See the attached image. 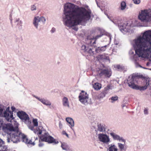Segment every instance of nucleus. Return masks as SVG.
<instances>
[{"label":"nucleus","mask_w":151,"mask_h":151,"mask_svg":"<svg viewBox=\"0 0 151 151\" xmlns=\"http://www.w3.org/2000/svg\"><path fill=\"white\" fill-rule=\"evenodd\" d=\"M0 151H8L7 147L5 145L4 142L0 138Z\"/></svg>","instance_id":"2eb2a0df"},{"label":"nucleus","mask_w":151,"mask_h":151,"mask_svg":"<svg viewBox=\"0 0 151 151\" xmlns=\"http://www.w3.org/2000/svg\"><path fill=\"white\" fill-rule=\"evenodd\" d=\"M82 50H84V51L86 52L87 50V47L84 45H83L82 47Z\"/></svg>","instance_id":"e433bc0d"},{"label":"nucleus","mask_w":151,"mask_h":151,"mask_svg":"<svg viewBox=\"0 0 151 151\" xmlns=\"http://www.w3.org/2000/svg\"><path fill=\"white\" fill-rule=\"evenodd\" d=\"M9 108L8 107L6 109L4 113V116L8 122H11L14 118L13 112L9 110Z\"/></svg>","instance_id":"9d476101"},{"label":"nucleus","mask_w":151,"mask_h":151,"mask_svg":"<svg viewBox=\"0 0 151 151\" xmlns=\"http://www.w3.org/2000/svg\"><path fill=\"white\" fill-rule=\"evenodd\" d=\"M42 142H45L49 143H54L57 144L58 142L52 137L50 135L48 132H45L42 134L40 137Z\"/></svg>","instance_id":"39448f33"},{"label":"nucleus","mask_w":151,"mask_h":151,"mask_svg":"<svg viewBox=\"0 0 151 151\" xmlns=\"http://www.w3.org/2000/svg\"><path fill=\"white\" fill-rule=\"evenodd\" d=\"M109 151H118L116 147L114 145H111L109 148Z\"/></svg>","instance_id":"bb28decb"},{"label":"nucleus","mask_w":151,"mask_h":151,"mask_svg":"<svg viewBox=\"0 0 151 151\" xmlns=\"http://www.w3.org/2000/svg\"><path fill=\"white\" fill-rule=\"evenodd\" d=\"M63 104L65 107H70L69 101L67 98L65 97H63L62 99Z\"/></svg>","instance_id":"a211bd4d"},{"label":"nucleus","mask_w":151,"mask_h":151,"mask_svg":"<svg viewBox=\"0 0 151 151\" xmlns=\"http://www.w3.org/2000/svg\"><path fill=\"white\" fill-rule=\"evenodd\" d=\"M126 7V4L125 2L122 1L121 4V9L122 10L124 9Z\"/></svg>","instance_id":"c85d7f7f"},{"label":"nucleus","mask_w":151,"mask_h":151,"mask_svg":"<svg viewBox=\"0 0 151 151\" xmlns=\"http://www.w3.org/2000/svg\"><path fill=\"white\" fill-rule=\"evenodd\" d=\"M2 129L4 132L9 134L15 130V128H14L13 125L10 124H4L3 126Z\"/></svg>","instance_id":"1a4fd4ad"},{"label":"nucleus","mask_w":151,"mask_h":151,"mask_svg":"<svg viewBox=\"0 0 151 151\" xmlns=\"http://www.w3.org/2000/svg\"><path fill=\"white\" fill-rule=\"evenodd\" d=\"M97 74L100 77L104 76L105 77L109 78L111 76V72L108 69H98L97 70Z\"/></svg>","instance_id":"0eeeda50"},{"label":"nucleus","mask_w":151,"mask_h":151,"mask_svg":"<svg viewBox=\"0 0 151 151\" xmlns=\"http://www.w3.org/2000/svg\"><path fill=\"white\" fill-rule=\"evenodd\" d=\"M41 141L40 139L39 140V147H42L44 145V144Z\"/></svg>","instance_id":"ea45409f"},{"label":"nucleus","mask_w":151,"mask_h":151,"mask_svg":"<svg viewBox=\"0 0 151 151\" xmlns=\"http://www.w3.org/2000/svg\"><path fill=\"white\" fill-rule=\"evenodd\" d=\"M36 9V7L35 5H33L31 6V9L32 11L35 10Z\"/></svg>","instance_id":"79ce46f5"},{"label":"nucleus","mask_w":151,"mask_h":151,"mask_svg":"<svg viewBox=\"0 0 151 151\" xmlns=\"http://www.w3.org/2000/svg\"><path fill=\"white\" fill-rule=\"evenodd\" d=\"M43 104L46 105L50 106L51 105V103L49 101L45 100Z\"/></svg>","instance_id":"473e14b6"},{"label":"nucleus","mask_w":151,"mask_h":151,"mask_svg":"<svg viewBox=\"0 0 151 151\" xmlns=\"http://www.w3.org/2000/svg\"><path fill=\"white\" fill-rule=\"evenodd\" d=\"M4 109V106L3 105L0 104V116H3L2 114L3 110Z\"/></svg>","instance_id":"c756f323"},{"label":"nucleus","mask_w":151,"mask_h":151,"mask_svg":"<svg viewBox=\"0 0 151 151\" xmlns=\"http://www.w3.org/2000/svg\"><path fill=\"white\" fill-rule=\"evenodd\" d=\"M11 109L12 110V111L13 112V111H14L15 110V108L14 107V106H12L11 107Z\"/></svg>","instance_id":"a18cd8bd"},{"label":"nucleus","mask_w":151,"mask_h":151,"mask_svg":"<svg viewBox=\"0 0 151 151\" xmlns=\"http://www.w3.org/2000/svg\"><path fill=\"white\" fill-rule=\"evenodd\" d=\"M149 81L146 80L145 81V86H139L137 85L135 88V89L139 90L141 91H144L147 88V87L149 85Z\"/></svg>","instance_id":"dca6fc26"},{"label":"nucleus","mask_w":151,"mask_h":151,"mask_svg":"<svg viewBox=\"0 0 151 151\" xmlns=\"http://www.w3.org/2000/svg\"><path fill=\"white\" fill-rule=\"evenodd\" d=\"M73 29L76 31H77L78 30V28L77 27H74L73 28Z\"/></svg>","instance_id":"09e8293b"},{"label":"nucleus","mask_w":151,"mask_h":151,"mask_svg":"<svg viewBox=\"0 0 151 151\" xmlns=\"http://www.w3.org/2000/svg\"><path fill=\"white\" fill-rule=\"evenodd\" d=\"M66 121L69 124V126L70 127H73L74 122L73 120L71 118H67L66 119Z\"/></svg>","instance_id":"412c9836"},{"label":"nucleus","mask_w":151,"mask_h":151,"mask_svg":"<svg viewBox=\"0 0 151 151\" xmlns=\"http://www.w3.org/2000/svg\"><path fill=\"white\" fill-rule=\"evenodd\" d=\"M55 31V29L54 28H52L51 30V32L52 33H53Z\"/></svg>","instance_id":"de8ad7c7"},{"label":"nucleus","mask_w":151,"mask_h":151,"mask_svg":"<svg viewBox=\"0 0 151 151\" xmlns=\"http://www.w3.org/2000/svg\"><path fill=\"white\" fill-rule=\"evenodd\" d=\"M102 36V35H98L96 36L95 37H93L92 38H91V43L92 42V40H94V41L93 42L92 45L94 46V47H96V46H95L94 45V44H96V40L97 39H98L99 38L101 37Z\"/></svg>","instance_id":"5701e85b"},{"label":"nucleus","mask_w":151,"mask_h":151,"mask_svg":"<svg viewBox=\"0 0 151 151\" xmlns=\"http://www.w3.org/2000/svg\"><path fill=\"white\" fill-rule=\"evenodd\" d=\"M4 124L3 120L2 119H0V130H1V128H2Z\"/></svg>","instance_id":"c9c22d12"},{"label":"nucleus","mask_w":151,"mask_h":151,"mask_svg":"<svg viewBox=\"0 0 151 151\" xmlns=\"http://www.w3.org/2000/svg\"><path fill=\"white\" fill-rule=\"evenodd\" d=\"M65 25L68 27H73L79 24L86 19H89L91 12L84 7H79L78 6L69 3L65 9Z\"/></svg>","instance_id":"f257e3e1"},{"label":"nucleus","mask_w":151,"mask_h":151,"mask_svg":"<svg viewBox=\"0 0 151 151\" xmlns=\"http://www.w3.org/2000/svg\"><path fill=\"white\" fill-rule=\"evenodd\" d=\"M105 128L101 124H98V130L100 132H102L105 131Z\"/></svg>","instance_id":"393cba45"},{"label":"nucleus","mask_w":151,"mask_h":151,"mask_svg":"<svg viewBox=\"0 0 151 151\" xmlns=\"http://www.w3.org/2000/svg\"><path fill=\"white\" fill-rule=\"evenodd\" d=\"M99 138L101 141L104 143H107L110 141L109 137L106 134H100L99 135Z\"/></svg>","instance_id":"ddd939ff"},{"label":"nucleus","mask_w":151,"mask_h":151,"mask_svg":"<svg viewBox=\"0 0 151 151\" xmlns=\"http://www.w3.org/2000/svg\"><path fill=\"white\" fill-rule=\"evenodd\" d=\"M32 122L34 126L37 127L38 125L37 119H34L33 120Z\"/></svg>","instance_id":"7c9ffc66"},{"label":"nucleus","mask_w":151,"mask_h":151,"mask_svg":"<svg viewBox=\"0 0 151 151\" xmlns=\"http://www.w3.org/2000/svg\"><path fill=\"white\" fill-rule=\"evenodd\" d=\"M63 134H65L66 136L68 137V134L65 131H63Z\"/></svg>","instance_id":"c03bdc74"},{"label":"nucleus","mask_w":151,"mask_h":151,"mask_svg":"<svg viewBox=\"0 0 151 151\" xmlns=\"http://www.w3.org/2000/svg\"><path fill=\"white\" fill-rule=\"evenodd\" d=\"M147 109H145V110H144V112H145V114H146V112L147 113Z\"/></svg>","instance_id":"8fccbe9b"},{"label":"nucleus","mask_w":151,"mask_h":151,"mask_svg":"<svg viewBox=\"0 0 151 151\" xmlns=\"http://www.w3.org/2000/svg\"><path fill=\"white\" fill-rule=\"evenodd\" d=\"M139 19L143 22H148L151 21V10L145 9L142 10L138 16Z\"/></svg>","instance_id":"7ed1b4c3"},{"label":"nucleus","mask_w":151,"mask_h":151,"mask_svg":"<svg viewBox=\"0 0 151 151\" xmlns=\"http://www.w3.org/2000/svg\"><path fill=\"white\" fill-rule=\"evenodd\" d=\"M106 94V93L105 91L102 92L100 94V97L103 98V97H104Z\"/></svg>","instance_id":"72a5a7b5"},{"label":"nucleus","mask_w":151,"mask_h":151,"mask_svg":"<svg viewBox=\"0 0 151 151\" xmlns=\"http://www.w3.org/2000/svg\"><path fill=\"white\" fill-rule=\"evenodd\" d=\"M27 144H30L31 145H34L35 144L34 143H33L32 141L31 140H29L27 141Z\"/></svg>","instance_id":"a19ab883"},{"label":"nucleus","mask_w":151,"mask_h":151,"mask_svg":"<svg viewBox=\"0 0 151 151\" xmlns=\"http://www.w3.org/2000/svg\"><path fill=\"white\" fill-rule=\"evenodd\" d=\"M106 45L102 46L101 47H98L96 48L95 50L96 52H101L105 51L106 49Z\"/></svg>","instance_id":"aec40b11"},{"label":"nucleus","mask_w":151,"mask_h":151,"mask_svg":"<svg viewBox=\"0 0 151 151\" xmlns=\"http://www.w3.org/2000/svg\"><path fill=\"white\" fill-rule=\"evenodd\" d=\"M36 133L38 135L41 134L42 133V130L39 129V130L36 131Z\"/></svg>","instance_id":"58836bf2"},{"label":"nucleus","mask_w":151,"mask_h":151,"mask_svg":"<svg viewBox=\"0 0 151 151\" xmlns=\"http://www.w3.org/2000/svg\"><path fill=\"white\" fill-rule=\"evenodd\" d=\"M8 142H9V141L8 140Z\"/></svg>","instance_id":"864d4df0"},{"label":"nucleus","mask_w":151,"mask_h":151,"mask_svg":"<svg viewBox=\"0 0 151 151\" xmlns=\"http://www.w3.org/2000/svg\"><path fill=\"white\" fill-rule=\"evenodd\" d=\"M118 99V97L117 96H112L111 98V100L113 101H115L117 100Z\"/></svg>","instance_id":"f704fd0d"},{"label":"nucleus","mask_w":151,"mask_h":151,"mask_svg":"<svg viewBox=\"0 0 151 151\" xmlns=\"http://www.w3.org/2000/svg\"><path fill=\"white\" fill-rule=\"evenodd\" d=\"M134 42L136 54L140 57L144 54H150L151 59V30L145 31L142 37H139L135 40Z\"/></svg>","instance_id":"f03ea898"},{"label":"nucleus","mask_w":151,"mask_h":151,"mask_svg":"<svg viewBox=\"0 0 151 151\" xmlns=\"http://www.w3.org/2000/svg\"><path fill=\"white\" fill-rule=\"evenodd\" d=\"M96 58L98 61H100L107 59V57L103 55H99L96 57Z\"/></svg>","instance_id":"6ab92c4d"},{"label":"nucleus","mask_w":151,"mask_h":151,"mask_svg":"<svg viewBox=\"0 0 151 151\" xmlns=\"http://www.w3.org/2000/svg\"><path fill=\"white\" fill-rule=\"evenodd\" d=\"M101 87V84L98 83H95L93 85L94 88L96 90H100Z\"/></svg>","instance_id":"4be33fe9"},{"label":"nucleus","mask_w":151,"mask_h":151,"mask_svg":"<svg viewBox=\"0 0 151 151\" xmlns=\"http://www.w3.org/2000/svg\"><path fill=\"white\" fill-rule=\"evenodd\" d=\"M79 100L82 104H88V95L87 93L83 91H82L79 94L78 96Z\"/></svg>","instance_id":"6e6552de"},{"label":"nucleus","mask_w":151,"mask_h":151,"mask_svg":"<svg viewBox=\"0 0 151 151\" xmlns=\"http://www.w3.org/2000/svg\"><path fill=\"white\" fill-rule=\"evenodd\" d=\"M34 129V127L33 126L31 128V130H33Z\"/></svg>","instance_id":"3c124183"},{"label":"nucleus","mask_w":151,"mask_h":151,"mask_svg":"<svg viewBox=\"0 0 151 151\" xmlns=\"http://www.w3.org/2000/svg\"><path fill=\"white\" fill-rule=\"evenodd\" d=\"M45 19L43 17H35L33 20V24L36 28H37L38 25V22L41 21L44 23L45 21Z\"/></svg>","instance_id":"f8f14e48"},{"label":"nucleus","mask_w":151,"mask_h":151,"mask_svg":"<svg viewBox=\"0 0 151 151\" xmlns=\"http://www.w3.org/2000/svg\"><path fill=\"white\" fill-rule=\"evenodd\" d=\"M139 79L138 76L133 75L131 78L129 77L127 80V83L130 88L135 89L138 83V81Z\"/></svg>","instance_id":"423d86ee"},{"label":"nucleus","mask_w":151,"mask_h":151,"mask_svg":"<svg viewBox=\"0 0 151 151\" xmlns=\"http://www.w3.org/2000/svg\"><path fill=\"white\" fill-rule=\"evenodd\" d=\"M9 134L11 139L14 143L19 142L20 136H22L21 132L19 130L18 127L17 126L15 127V130Z\"/></svg>","instance_id":"20e7f679"},{"label":"nucleus","mask_w":151,"mask_h":151,"mask_svg":"<svg viewBox=\"0 0 151 151\" xmlns=\"http://www.w3.org/2000/svg\"><path fill=\"white\" fill-rule=\"evenodd\" d=\"M118 145L120 151H126V148L124 147V145L123 144L120 143H118Z\"/></svg>","instance_id":"cd10ccee"},{"label":"nucleus","mask_w":151,"mask_h":151,"mask_svg":"<svg viewBox=\"0 0 151 151\" xmlns=\"http://www.w3.org/2000/svg\"><path fill=\"white\" fill-rule=\"evenodd\" d=\"M134 3L136 4H139L140 2V0H133Z\"/></svg>","instance_id":"4c0bfd02"},{"label":"nucleus","mask_w":151,"mask_h":151,"mask_svg":"<svg viewBox=\"0 0 151 151\" xmlns=\"http://www.w3.org/2000/svg\"><path fill=\"white\" fill-rule=\"evenodd\" d=\"M61 147L63 149L67 151L70 150L69 146L65 143H63L61 145Z\"/></svg>","instance_id":"a878e982"},{"label":"nucleus","mask_w":151,"mask_h":151,"mask_svg":"<svg viewBox=\"0 0 151 151\" xmlns=\"http://www.w3.org/2000/svg\"><path fill=\"white\" fill-rule=\"evenodd\" d=\"M116 68L118 69H120L122 68V67L119 65H117Z\"/></svg>","instance_id":"49530a36"},{"label":"nucleus","mask_w":151,"mask_h":151,"mask_svg":"<svg viewBox=\"0 0 151 151\" xmlns=\"http://www.w3.org/2000/svg\"><path fill=\"white\" fill-rule=\"evenodd\" d=\"M112 22L114 23L118 24L119 28L122 32H123L126 31L125 28L126 24H124L120 23V21L118 20L116 21L114 19Z\"/></svg>","instance_id":"4468645a"},{"label":"nucleus","mask_w":151,"mask_h":151,"mask_svg":"<svg viewBox=\"0 0 151 151\" xmlns=\"http://www.w3.org/2000/svg\"><path fill=\"white\" fill-rule=\"evenodd\" d=\"M110 135L113 137L115 140H118L119 141L122 140V141L125 142V140L122 138L121 137L119 136L114 134L113 132L110 133Z\"/></svg>","instance_id":"f3484780"},{"label":"nucleus","mask_w":151,"mask_h":151,"mask_svg":"<svg viewBox=\"0 0 151 151\" xmlns=\"http://www.w3.org/2000/svg\"><path fill=\"white\" fill-rule=\"evenodd\" d=\"M22 136H20V138H21L23 141L26 144H27V141H28V139L27 138L26 136L24 134L21 133Z\"/></svg>","instance_id":"b1692460"},{"label":"nucleus","mask_w":151,"mask_h":151,"mask_svg":"<svg viewBox=\"0 0 151 151\" xmlns=\"http://www.w3.org/2000/svg\"><path fill=\"white\" fill-rule=\"evenodd\" d=\"M86 52H87L89 53L90 55H92L94 54L93 52L92 51V50L91 48H89L88 50H87Z\"/></svg>","instance_id":"2f4dec72"},{"label":"nucleus","mask_w":151,"mask_h":151,"mask_svg":"<svg viewBox=\"0 0 151 151\" xmlns=\"http://www.w3.org/2000/svg\"><path fill=\"white\" fill-rule=\"evenodd\" d=\"M38 99L39 101H41L42 103L43 104H44V102L45 101V99H40L39 98H38Z\"/></svg>","instance_id":"37998d69"},{"label":"nucleus","mask_w":151,"mask_h":151,"mask_svg":"<svg viewBox=\"0 0 151 151\" xmlns=\"http://www.w3.org/2000/svg\"><path fill=\"white\" fill-rule=\"evenodd\" d=\"M139 67H142L140 65H139Z\"/></svg>","instance_id":"603ef678"},{"label":"nucleus","mask_w":151,"mask_h":151,"mask_svg":"<svg viewBox=\"0 0 151 151\" xmlns=\"http://www.w3.org/2000/svg\"><path fill=\"white\" fill-rule=\"evenodd\" d=\"M18 116L21 119L26 121L29 119L28 115L24 112L19 111L17 113Z\"/></svg>","instance_id":"9b49d317"}]
</instances>
